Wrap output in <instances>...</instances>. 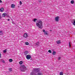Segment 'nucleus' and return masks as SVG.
<instances>
[{"instance_id":"nucleus-1","label":"nucleus","mask_w":75,"mask_h":75,"mask_svg":"<svg viewBox=\"0 0 75 75\" xmlns=\"http://www.w3.org/2000/svg\"><path fill=\"white\" fill-rule=\"evenodd\" d=\"M42 22L40 20L38 21L36 23V25L39 28H42Z\"/></svg>"},{"instance_id":"nucleus-2","label":"nucleus","mask_w":75,"mask_h":75,"mask_svg":"<svg viewBox=\"0 0 75 75\" xmlns=\"http://www.w3.org/2000/svg\"><path fill=\"white\" fill-rule=\"evenodd\" d=\"M33 71H34L30 73V75H36L35 72H40V69L39 68H35L33 69Z\"/></svg>"},{"instance_id":"nucleus-3","label":"nucleus","mask_w":75,"mask_h":75,"mask_svg":"<svg viewBox=\"0 0 75 75\" xmlns=\"http://www.w3.org/2000/svg\"><path fill=\"white\" fill-rule=\"evenodd\" d=\"M25 68V66L24 65L21 66L20 70L22 72H24V71H25L26 69Z\"/></svg>"},{"instance_id":"nucleus-4","label":"nucleus","mask_w":75,"mask_h":75,"mask_svg":"<svg viewBox=\"0 0 75 75\" xmlns=\"http://www.w3.org/2000/svg\"><path fill=\"white\" fill-rule=\"evenodd\" d=\"M26 58L27 59H30L31 58V55L28 54L26 56Z\"/></svg>"},{"instance_id":"nucleus-5","label":"nucleus","mask_w":75,"mask_h":75,"mask_svg":"<svg viewBox=\"0 0 75 75\" xmlns=\"http://www.w3.org/2000/svg\"><path fill=\"white\" fill-rule=\"evenodd\" d=\"M24 37L25 38H27V37H28V35H27V33H25L24 35Z\"/></svg>"},{"instance_id":"nucleus-6","label":"nucleus","mask_w":75,"mask_h":75,"mask_svg":"<svg viewBox=\"0 0 75 75\" xmlns=\"http://www.w3.org/2000/svg\"><path fill=\"white\" fill-rule=\"evenodd\" d=\"M72 23L73 25L75 26V19L73 20Z\"/></svg>"},{"instance_id":"nucleus-7","label":"nucleus","mask_w":75,"mask_h":75,"mask_svg":"<svg viewBox=\"0 0 75 75\" xmlns=\"http://www.w3.org/2000/svg\"><path fill=\"white\" fill-rule=\"evenodd\" d=\"M59 19V17L57 16L55 18V20L56 21H58Z\"/></svg>"},{"instance_id":"nucleus-8","label":"nucleus","mask_w":75,"mask_h":75,"mask_svg":"<svg viewBox=\"0 0 75 75\" xmlns=\"http://www.w3.org/2000/svg\"><path fill=\"white\" fill-rule=\"evenodd\" d=\"M0 10L1 12H3V11H4V8H1L0 9Z\"/></svg>"},{"instance_id":"nucleus-9","label":"nucleus","mask_w":75,"mask_h":75,"mask_svg":"<svg viewBox=\"0 0 75 75\" xmlns=\"http://www.w3.org/2000/svg\"><path fill=\"white\" fill-rule=\"evenodd\" d=\"M61 43V42H60V40H58L57 41V44H60Z\"/></svg>"},{"instance_id":"nucleus-10","label":"nucleus","mask_w":75,"mask_h":75,"mask_svg":"<svg viewBox=\"0 0 75 75\" xmlns=\"http://www.w3.org/2000/svg\"><path fill=\"white\" fill-rule=\"evenodd\" d=\"M57 52H55V51H53V52L52 54L53 55H56Z\"/></svg>"},{"instance_id":"nucleus-11","label":"nucleus","mask_w":75,"mask_h":75,"mask_svg":"<svg viewBox=\"0 0 75 75\" xmlns=\"http://www.w3.org/2000/svg\"><path fill=\"white\" fill-rule=\"evenodd\" d=\"M3 34V30H0V35H2Z\"/></svg>"},{"instance_id":"nucleus-12","label":"nucleus","mask_w":75,"mask_h":75,"mask_svg":"<svg viewBox=\"0 0 75 75\" xmlns=\"http://www.w3.org/2000/svg\"><path fill=\"white\" fill-rule=\"evenodd\" d=\"M14 7H15V5L14 4H12L11 5V8H14Z\"/></svg>"},{"instance_id":"nucleus-13","label":"nucleus","mask_w":75,"mask_h":75,"mask_svg":"<svg viewBox=\"0 0 75 75\" xmlns=\"http://www.w3.org/2000/svg\"><path fill=\"white\" fill-rule=\"evenodd\" d=\"M45 35H48V32L45 31V32L44 33Z\"/></svg>"},{"instance_id":"nucleus-14","label":"nucleus","mask_w":75,"mask_h":75,"mask_svg":"<svg viewBox=\"0 0 75 75\" xmlns=\"http://www.w3.org/2000/svg\"><path fill=\"white\" fill-rule=\"evenodd\" d=\"M2 16H3V17H5L6 16V13H4L2 15Z\"/></svg>"},{"instance_id":"nucleus-15","label":"nucleus","mask_w":75,"mask_h":75,"mask_svg":"<svg viewBox=\"0 0 75 75\" xmlns=\"http://www.w3.org/2000/svg\"><path fill=\"white\" fill-rule=\"evenodd\" d=\"M28 51H26L25 52H24V54L25 55H27V54H28Z\"/></svg>"},{"instance_id":"nucleus-16","label":"nucleus","mask_w":75,"mask_h":75,"mask_svg":"<svg viewBox=\"0 0 75 75\" xmlns=\"http://www.w3.org/2000/svg\"><path fill=\"white\" fill-rule=\"evenodd\" d=\"M13 60L12 59H9V61L10 62H13Z\"/></svg>"},{"instance_id":"nucleus-17","label":"nucleus","mask_w":75,"mask_h":75,"mask_svg":"<svg viewBox=\"0 0 75 75\" xmlns=\"http://www.w3.org/2000/svg\"><path fill=\"white\" fill-rule=\"evenodd\" d=\"M71 4H74V1L73 0H72L71 1Z\"/></svg>"},{"instance_id":"nucleus-18","label":"nucleus","mask_w":75,"mask_h":75,"mask_svg":"<svg viewBox=\"0 0 75 75\" xmlns=\"http://www.w3.org/2000/svg\"><path fill=\"white\" fill-rule=\"evenodd\" d=\"M9 69V71H10V72H12V71H13L12 70V68H9V69Z\"/></svg>"},{"instance_id":"nucleus-19","label":"nucleus","mask_w":75,"mask_h":75,"mask_svg":"<svg viewBox=\"0 0 75 75\" xmlns=\"http://www.w3.org/2000/svg\"><path fill=\"white\" fill-rule=\"evenodd\" d=\"M19 64H20V65H21L22 64H23V62L22 61H20L19 62Z\"/></svg>"},{"instance_id":"nucleus-20","label":"nucleus","mask_w":75,"mask_h":75,"mask_svg":"<svg viewBox=\"0 0 75 75\" xmlns=\"http://www.w3.org/2000/svg\"><path fill=\"white\" fill-rule=\"evenodd\" d=\"M25 44L26 45H28L29 44L28 43V42H25Z\"/></svg>"},{"instance_id":"nucleus-21","label":"nucleus","mask_w":75,"mask_h":75,"mask_svg":"<svg viewBox=\"0 0 75 75\" xmlns=\"http://www.w3.org/2000/svg\"><path fill=\"white\" fill-rule=\"evenodd\" d=\"M37 19H34L33 21H34V22H36V21H37Z\"/></svg>"},{"instance_id":"nucleus-22","label":"nucleus","mask_w":75,"mask_h":75,"mask_svg":"<svg viewBox=\"0 0 75 75\" xmlns=\"http://www.w3.org/2000/svg\"><path fill=\"white\" fill-rule=\"evenodd\" d=\"M60 75H63V72H61L60 73Z\"/></svg>"},{"instance_id":"nucleus-23","label":"nucleus","mask_w":75,"mask_h":75,"mask_svg":"<svg viewBox=\"0 0 75 75\" xmlns=\"http://www.w3.org/2000/svg\"><path fill=\"white\" fill-rule=\"evenodd\" d=\"M36 44L37 45H38L40 44L39 42H38L37 43H36Z\"/></svg>"},{"instance_id":"nucleus-24","label":"nucleus","mask_w":75,"mask_h":75,"mask_svg":"<svg viewBox=\"0 0 75 75\" xmlns=\"http://www.w3.org/2000/svg\"><path fill=\"white\" fill-rule=\"evenodd\" d=\"M37 75H41V73H39L37 74Z\"/></svg>"},{"instance_id":"nucleus-25","label":"nucleus","mask_w":75,"mask_h":75,"mask_svg":"<svg viewBox=\"0 0 75 75\" xmlns=\"http://www.w3.org/2000/svg\"><path fill=\"white\" fill-rule=\"evenodd\" d=\"M48 52H50V53H51V50H49Z\"/></svg>"},{"instance_id":"nucleus-26","label":"nucleus","mask_w":75,"mask_h":75,"mask_svg":"<svg viewBox=\"0 0 75 75\" xmlns=\"http://www.w3.org/2000/svg\"><path fill=\"white\" fill-rule=\"evenodd\" d=\"M61 57H58V60H60V59H61Z\"/></svg>"},{"instance_id":"nucleus-27","label":"nucleus","mask_w":75,"mask_h":75,"mask_svg":"<svg viewBox=\"0 0 75 75\" xmlns=\"http://www.w3.org/2000/svg\"><path fill=\"white\" fill-rule=\"evenodd\" d=\"M3 52L4 53H6V50H4V52Z\"/></svg>"},{"instance_id":"nucleus-28","label":"nucleus","mask_w":75,"mask_h":75,"mask_svg":"<svg viewBox=\"0 0 75 75\" xmlns=\"http://www.w3.org/2000/svg\"><path fill=\"white\" fill-rule=\"evenodd\" d=\"M2 62H3V63H5V62L4 61V60H3L2 61Z\"/></svg>"},{"instance_id":"nucleus-29","label":"nucleus","mask_w":75,"mask_h":75,"mask_svg":"<svg viewBox=\"0 0 75 75\" xmlns=\"http://www.w3.org/2000/svg\"><path fill=\"white\" fill-rule=\"evenodd\" d=\"M20 4L21 5V4H22V2H21V1H20Z\"/></svg>"},{"instance_id":"nucleus-30","label":"nucleus","mask_w":75,"mask_h":75,"mask_svg":"<svg viewBox=\"0 0 75 75\" xmlns=\"http://www.w3.org/2000/svg\"><path fill=\"white\" fill-rule=\"evenodd\" d=\"M69 47H71V45L70 44V42H69Z\"/></svg>"},{"instance_id":"nucleus-31","label":"nucleus","mask_w":75,"mask_h":75,"mask_svg":"<svg viewBox=\"0 0 75 75\" xmlns=\"http://www.w3.org/2000/svg\"><path fill=\"white\" fill-rule=\"evenodd\" d=\"M43 32H44V33H45V30H43Z\"/></svg>"},{"instance_id":"nucleus-32","label":"nucleus","mask_w":75,"mask_h":75,"mask_svg":"<svg viewBox=\"0 0 75 75\" xmlns=\"http://www.w3.org/2000/svg\"><path fill=\"white\" fill-rule=\"evenodd\" d=\"M1 18V15H0V20Z\"/></svg>"},{"instance_id":"nucleus-33","label":"nucleus","mask_w":75,"mask_h":75,"mask_svg":"<svg viewBox=\"0 0 75 75\" xmlns=\"http://www.w3.org/2000/svg\"><path fill=\"white\" fill-rule=\"evenodd\" d=\"M0 3H2V1H1V0H0Z\"/></svg>"},{"instance_id":"nucleus-34","label":"nucleus","mask_w":75,"mask_h":75,"mask_svg":"<svg viewBox=\"0 0 75 75\" xmlns=\"http://www.w3.org/2000/svg\"><path fill=\"white\" fill-rule=\"evenodd\" d=\"M1 53H0V58H1Z\"/></svg>"},{"instance_id":"nucleus-35","label":"nucleus","mask_w":75,"mask_h":75,"mask_svg":"<svg viewBox=\"0 0 75 75\" xmlns=\"http://www.w3.org/2000/svg\"><path fill=\"white\" fill-rule=\"evenodd\" d=\"M8 21H10V19H8Z\"/></svg>"},{"instance_id":"nucleus-36","label":"nucleus","mask_w":75,"mask_h":75,"mask_svg":"<svg viewBox=\"0 0 75 75\" xmlns=\"http://www.w3.org/2000/svg\"><path fill=\"white\" fill-rule=\"evenodd\" d=\"M41 1H39V2H41Z\"/></svg>"},{"instance_id":"nucleus-37","label":"nucleus","mask_w":75,"mask_h":75,"mask_svg":"<svg viewBox=\"0 0 75 75\" xmlns=\"http://www.w3.org/2000/svg\"><path fill=\"white\" fill-rule=\"evenodd\" d=\"M50 31H51V32L52 31V30H50Z\"/></svg>"}]
</instances>
